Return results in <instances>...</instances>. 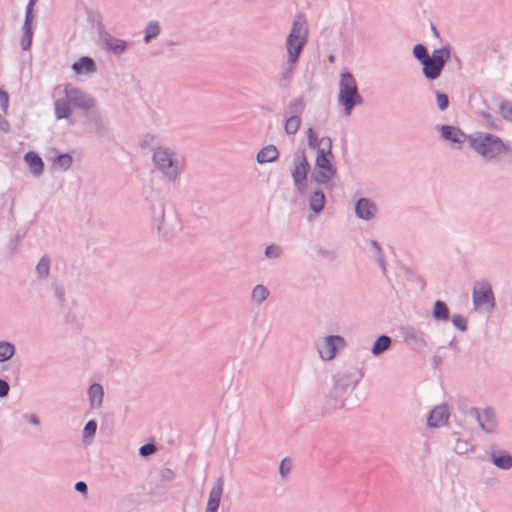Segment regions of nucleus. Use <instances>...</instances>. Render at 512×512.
I'll use <instances>...</instances> for the list:
<instances>
[{"mask_svg":"<svg viewBox=\"0 0 512 512\" xmlns=\"http://www.w3.org/2000/svg\"><path fill=\"white\" fill-rule=\"evenodd\" d=\"M403 335H404V339L406 341H411V342H413L415 344H418V345H424L425 344L423 333L418 331V330H416L413 327L405 328L404 332H403Z\"/></svg>","mask_w":512,"mask_h":512,"instance_id":"nucleus-29","label":"nucleus"},{"mask_svg":"<svg viewBox=\"0 0 512 512\" xmlns=\"http://www.w3.org/2000/svg\"><path fill=\"white\" fill-rule=\"evenodd\" d=\"M471 147L483 158L494 159L503 154L507 147L496 135L478 132L469 138Z\"/></svg>","mask_w":512,"mask_h":512,"instance_id":"nucleus-6","label":"nucleus"},{"mask_svg":"<svg viewBox=\"0 0 512 512\" xmlns=\"http://www.w3.org/2000/svg\"><path fill=\"white\" fill-rule=\"evenodd\" d=\"M142 456H148L155 452V446L153 444H146L140 447L139 450Z\"/></svg>","mask_w":512,"mask_h":512,"instance_id":"nucleus-47","label":"nucleus"},{"mask_svg":"<svg viewBox=\"0 0 512 512\" xmlns=\"http://www.w3.org/2000/svg\"><path fill=\"white\" fill-rule=\"evenodd\" d=\"M279 157V151L274 145H267L260 149L256 155L257 163L260 165L275 162Z\"/></svg>","mask_w":512,"mask_h":512,"instance_id":"nucleus-20","label":"nucleus"},{"mask_svg":"<svg viewBox=\"0 0 512 512\" xmlns=\"http://www.w3.org/2000/svg\"><path fill=\"white\" fill-rule=\"evenodd\" d=\"M29 422L35 426H38L40 424L39 418L35 414H31L29 416Z\"/></svg>","mask_w":512,"mask_h":512,"instance_id":"nucleus-52","label":"nucleus"},{"mask_svg":"<svg viewBox=\"0 0 512 512\" xmlns=\"http://www.w3.org/2000/svg\"><path fill=\"white\" fill-rule=\"evenodd\" d=\"M310 165L303 152L295 154L293 168L291 171L294 184L300 194H304L307 187V175Z\"/></svg>","mask_w":512,"mask_h":512,"instance_id":"nucleus-9","label":"nucleus"},{"mask_svg":"<svg viewBox=\"0 0 512 512\" xmlns=\"http://www.w3.org/2000/svg\"><path fill=\"white\" fill-rule=\"evenodd\" d=\"M432 317L436 321H446L449 318V310L446 304L440 300L434 303Z\"/></svg>","mask_w":512,"mask_h":512,"instance_id":"nucleus-26","label":"nucleus"},{"mask_svg":"<svg viewBox=\"0 0 512 512\" xmlns=\"http://www.w3.org/2000/svg\"><path fill=\"white\" fill-rule=\"evenodd\" d=\"M390 346H391V338L390 337H388L386 335L379 336L372 345L371 353L374 356H379L380 354H382L383 352L388 350L390 348Z\"/></svg>","mask_w":512,"mask_h":512,"instance_id":"nucleus-24","label":"nucleus"},{"mask_svg":"<svg viewBox=\"0 0 512 512\" xmlns=\"http://www.w3.org/2000/svg\"><path fill=\"white\" fill-rule=\"evenodd\" d=\"M322 146L315 155V161L311 172V179L317 185L327 188L334 186L333 181L337 175V167L332 153V140L330 137H322Z\"/></svg>","mask_w":512,"mask_h":512,"instance_id":"nucleus-2","label":"nucleus"},{"mask_svg":"<svg viewBox=\"0 0 512 512\" xmlns=\"http://www.w3.org/2000/svg\"><path fill=\"white\" fill-rule=\"evenodd\" d=\"M469 442L466 440L458 439L455 443L454 450L458 454H465L469 450Z\"/></svg>","mask_w":512,"mask_h":512,"instance_id":"nucleus-44","label":"nucleus"},{"mask_svg":"<svg viewBox=\"0 0 512 512\" xmlns=\"http://www.w3.org/2000/svg\"><path fill=\"white\" fill-rule=\"evenodd\" d=\"M470 414L485 433L492 434L496 431L497 419L495 413L491 409L479 410L473 408L471 409Z\"/></svg>","mask_w":512,"mask_h":512,"instance_id":"nucleus-12","label":"nucleus"},{"mask_svg":"<svg viewBox=\"0 0 512 512\" xmlns=\"http://www.w3.org/2000/svg\"><path fill=\"white\" fill-rule=\"evenodd\" d=\"M304 100L302 97H299L297 99H295L294 101H292L289 106H288V110L289 112L292 114H296V115H299L303 109H304Z\"/></svg>","mask_w":512,"mask_h":512,"instance_id":"nucleus-40","label":"nucleus"},{"mask_svg":"<svg viewBox=\"0 0 512 512\" xmlns=\"http://www.w3.org/2000/svg\"><path fill=\"white\" fill-rule=\"evenodd\" d=\"M36 0H30L29 1V4L27 6V10H26V17H25V22H24V25H23V36L21 38V47L23 50H28L31 46V43H32V27H31V24H32V21L34 19V16L32 14V8L35 4Z\"/></svg>","mask_w":512,"mask_h":512,"instance_id":"nucleus-16","label":"nucleus"},{"mask_svg":"<svg viewBox=\"0 0 512 512\" xmlns=\"http://www.w3.org/2000/svg\"><path fill=\"white\" fill-rule=\"evenodd\" d=\"M24 160L29 166L31 173L36 176H39L42 173L44 164L37 154L29 152L25 155Z\"/></svg>","mask_w":512,"mask_h":512,"instance_id":"nucleus-23","label":"nucleus"},{"mask_svg":"<svg viewBox=\"0 0 512 512\" xmlns=\"http://www.w3.org/2000/svg\"><path fill=\"white\" fill-rule=\"evenodd\" d=\"M472 303L475 310L489 313L495 307L491 284L486 280L475 282L472 291Z\"/></svg>","mask_w":512,"mask_h":512,"instance_id":"nucleus-7","label":"nucleus"},{"mask_svg":"<svg viewBox=\"0 0 512 512\" xmlns=\"http://www.w3.org/2000/svg\"><path fill=\"white\" fill-rule=\"evenodd\" d=\"M439 132L444 140L458 144L459 148L466 138L465 134L455 126L442 125L439 127Z\"/></svg>","mask_w":512,"mask_h":512,"instance_id":"nucleus-17","label":"nucleus"},{"mask_svg":"<svg viewBox=\"0 0 512 512\" xmlns=\"http://www.w3.org/2000/svg\"><path fill=\"white\" fill-rule=\"evenodd\" d=\"M144 41L150 42L153 38L157 37L160 33V27L157 21H150L144 30Z\"/></svg>","mask_w":512,"mask_h":512,"instance_id":"nucleus-33","label":"nucleus"},{"mask_svg":"<svg viewBox=\"0 0 512 512\" xmlns=\"http://www.w3.org/2000/svg\"><path fill=\"white\" fill-rule=\"evenodd\" d=\"M435 96H436L437 107L441 111L446 110L448 108V106H449L448 96L445 93L440 92V91H436Z\"/></svg>","mask_w":512,"mask_h":512,"instance_id":"nucleus-41","label":"nucleus"},{"mask_svg":"<svg viewBox=\"0 0 512 512\" xmlns=\"http://www.w3.org/2000/svg\"><path fill=\"white\" fill-rule=\"evenodd\" d=\"M153 170L167 183L178 181L181 172V161L178 153L167 146H157L152 152Z\"/></svg>","mask_w":512,"mask_h":512,"instance_id":"nucleus-3","label":"nucleus"},{"mask_svg":"<svg viewBox=\"0 0 512 512\" xmlns=\"http://www.w3.org/2000/svg\"><path fill=\"white\" fill-rule=\"evenodd\" d=\"M306 135H307V144H308L309 148H312V149L316 150V152H317L318 149H320V147L322 146V142H321L322 138L317 137V134L312 127H309L306 130Z\"/></svg>","mask_w":512,"mask_h":512,"instance_id":"nucleus-34","label":"nucleus"},{"mask_svg":"<svg viewBox=\"0 0 512 512\" xmlns=\"http://www.w3.org/2000/svg\"><path fill=\"white\" fill-rule=\"evenodd\" d=\"M348 390V386L341 382L337 381L333 384L330 390L327 392V398L332 400L341 399Z\"/></svg>","mask_w":512,"mask_h":512,"instance_id":"nucleus-28","label":"nucleus"},{"mask_svg":"<svg viewBox=\"0 0 512 512\" xmlns=\"http://www.w3.org/2000/svg\"><path fill=\"white\" fill-rule=\"evenodd\" d=\"M96 430H97L96 421H94V420L88 421L82 431L83 442L86 444H90L92 442V439L95 436Z\"/></svg>","mask_w":512,"mask_h":512,"instance_id":"nucleus-31","label":"nucleus"},{"mask_svg":"<svg viewBox=\"0 0 512 512\" xmlns=\"http://www.w3.org/2000/svg\"><path fill=\"white\" fill-rule=\"evenodd\" d=\"M269 294V290L264 285L257 284L251 291V299L255 304L260 305L267 300Z\"/></svg>","mask_w":512,"mask_h":512,"instance_id":"nucleus-25","label":"nucleus"},{"mask_svg":"<svg viewBox=\"0 0 512 512\" xmlns=\"http://www.w3.org/2000/svg\"><path fill=\"white\" fill-rule=\"evenodd\" d=\"M155 140H156L155 135L146 133L142 136V138L140 140V146L145 148V147L151 145L152 143H154Z\"/></svg>","mask_w":512,"mask_h":512,"instance_id":"nucleus-46","label":"nucleus"},{"mask_svg":"<svg viewBox=\"0 0 512 512\" xmlns=\"http://www.w3.org/2000/svg\"><path fill=\"white\" fill-rule=\"evenodd\" d=\"M72 164V157L69 154H62L53 161V166L60 170H67Z\"/></svg>","mask_w":512,"mask_h":512,"instance_id":"nucleus-35","label":"nucleus"},{"mask_svg":"<svg viewBox=\"0 0 512 512\" xmlns=\"http://www.w3.org/2000/svg\"><path fill=\"white\" fill-rule=\"evenodd\" d=\"M54 114L57 120L71 117L73 109L94 112L98 108L96 98L72 84L55 88Z\"/></svg>","mask_w":512,"mask_h":512,"instance_id":"nucleus-1","label":"nucleus"},{"mask_svg":"<svg viewBox=\"0 0 512 512\" xmlns=\"http://www.w3.org/2000/svg\"><path fill=\"white\" fill-rule=\"evenodd\" d=\"M499 110L503 118L512 121V103L504 101L499 105Z\"/></svg>","mask_w":512,"mask_h":512,"instance_id":"nucleus-42","label":"nucleus"},{"mask_svg":"<svg viewBox=\"0 0 512 512\" xmlns=\"http://www.w3.org/2000/svg\"><path fill=\"white\" fill-rule=\"evenodd\" d=\"M50 270V261L48 258H41L36 266V273L39 277H45Z\"/></svg>","mask_w":512,"mask_h":512,"instance_id":"nucleus-38","label":"nucleus"},{"mask_svg":"<svg viewBox=\"0 0 512 512\" xmlns=\"http://www.w3.org/2000/svg\"><path fill=\"white\" fill-rule=\"evenodd\" d=\"M72 70L77 75L90 76L96 72V65L92 58L84 56L72 65Z\"/></svg>","mask_w":512,"mask_h":512,"instance_id":"nucleus-19","label":"nucleus"},{"mask_svg":"<svg viewBox=\"0 0 512 512\" xmlns=\"http://www.w3.org/2000/svg\"><path fill=\"white\" fill-rule=\"evenodd\" d=\"M378 207L375 202L368 198H360L355 205V214L362 220H371L376 217Z\"/></svg>","mask_w":512,"mask_h":512,"instance_id":"nucleus-15","label":"nucleus"},{"mask_svg":"<svg viewBox=\"0 0 512 512\" xmlns=\"http://www.w3.org/2000/svg\"><path fill=\"white\" fill-rule=\"evenodd\" d=\"M8 105H9L8 94L5 91L0 90V108L3 111V113H7Z\"/></svg>","mask_w":512,"mask_h":512,"instance_id":"nucleus-45","label":"nucleus"},{"mask_svg":"<svg viewBox=\"0 0 512 512\" xmlns=\"http://www.w3.org/2000/svg\"><path fill=\"white\" fill-rule=\"evenodd\" d=\"M338 102L343 106L346 116H350L353 108L363 102L356 79L349 72L340 74Z\"/></svg>","mask_w":512,"mask_h":512,"instance_id":"nucleus-5","label":"nucleus"},{"mask_svg":"<svg viewBox=\"0 0 512 512\" xmlns=\"http://www.w3.org/2000/svg\"><path fill=\"white\" fill-rule=\"evenodd\" d=\"M483 120V123L491 129H498L500 127L499 121L489 112L482 111L479 114Z\"/></svg>","mask_w":512,"mask_h":512,"instance_id":"nucleus-36","label":"nucleus"},{"mask_svg":"<svg viewBox=\"0 0 512 512\" xmlns=\"http://www.w3.org/2000/svg\"><path fill=\"white\" fill-rule=\"evenodd\" d=\"M450 57L451 53L448 47L434 50L427 61L424 62L422 68L424 76L429 80L437 79Z\"/></svg>","mask_w":512,"mask_h":512,"instance_id":"nucleus-8","label":"nucleus"},{"mask_svg":"<svg viewBox=\"0 0 512 512\" xmlns=\"http://www.w3.org/2000/svg\"><path fill=\"white\" fill-rule=\"evenodd\" d=\"M453 325L460 331H466V320L460 314H454L451 318Z\"/></svg>","mask_w":512,"mask_h":512,"instance_id":"nucleus-43","label":"nucleus"},{"mask_svg":"<svg viewBox=\"0 0 512 512\" xmlns=\"http://www.w3.org/2000/svg\"><path fill=\"white\" fill-rule=\"evenodd\" d=\"M291 465L286 460H282L279 466L280 474L284 477L290 472Z\"/></svg>","mask_w":512,"mask_h":512,"instance_id":"nucleus-48","label":"nucleus"},{"mask_svg":"<svg viewBox=\"0 0 512 512\" xmlns=\"http://www.w3.org/2000/svg\"><path fill=\"white\" fill-rule=\"evenodd\" d=\"M489 461L498 469L508 471L512 468V454L496 445H491L487 451Z\"/></svg>","mask_w":512,"mask_h":512,"instance_id":"nucleus-11","label":"nucleus"},{"mask_svg":"<svg viewBox=\"0 0 512 512\" xmlns=\"http://www.w3.org/2000/svg\"><path fill=\"white\" fill-rule=\"evenodd\" d=\"M8 392H9V384L0 379V397L3 398V397H6L8 395Z\"/></svg>","mask_w":512,"mask_h":512,"instance_id":"nucleus-49","label":"nucleus"},{"mask_svg":"<svg viewBox=\"0 0 512 512\" xmlns=\"http://www.w3.org/2000/svg\"><path fill=\"white\" fill-rule=\"evenodd\" d=\"M450 417L448 405L441 404L436 406L429 414L427 424L431 428H440L447 424Z\"/></svg>","mask_w":512,"mask_h":512,"instance_id":"nucleus-13","label":"nucleus"},{"mask_svg":"<svg viewBox=\"0 0 512 512\" xmlns=\"http://www.w3.org/2000/svg\"><path fill=\"white\" fill-rule=\"evenodd\" d=\"M264 253L268 259H278L282 255L283 250L279 245L271 244L265 248Z\"/></svg>","mask_w":512,"mask_h":512,"instance_id":"nucleus-39","label":"nucleus"},{"mask_svg":"<svg viewBox=\"0 0 512 512\" xmlns=\"http://www.w3.org/2000/svg\"><path fill=\"white\" fill-rule=\"evenodd\" d=\"M346 342L341 336L330 335L324 337L317 344V351L320 358L324 361H331L335 358L337 350L344 348Z\"/></svg>","mask_w":512,"mask_h":512,"instance_id":"nucleus-10","label":"nucleus"},{"mask_svg":"<svg viewBox=\"0 0 512 512\" xmlns=\"http://www.w3.org/2000/svg\"><path fill=\"white\" fill-rule=\"evenodd\" d=\"M301 125V118L299 115L292 114L288 116L284 123V129L286 134L288 135H294L299 130V127Z\"/></svg>","mask_w":512,"mask_h":512,"instance_id":"nucleus-27","label":"nucleus"},{"mask_svg":"<svg viewBox=\"0 0 512 512\" xmlns=\"http://www.w3.org/2000/svg\"><path fill=\"white\" fill-rule=\"evenodd\" d=\"M369 245H370V248H371L372 256L375 258L376 262L381 267L382 272L385 273L386 272V265H385L384 257L382 255L381 246L375 240H371L369 242Z\"/></svg>","mask_w":512,"mask_h":512,"instance_id":"nucleus-30","label":"nucleus"},{"mask_svg":"<svg viewBox=\"0 0 512 512\" xmlns=\"http://www.w3.org/2000/svg\"><path fill=\"white\" fill-rule=\"evenodd\" d=\"M308 41V25L305 18L297 15L292 23L285 41L287 53V73L291 74L299 60L300 54Z\"/></svg>","mask_w":512,"mask_h":512,"instance_id":"nucleus-4","label":"nucleus"},{"mask_svg":"<svg viewBox=\"0 0 512 512\" xmlns=\"http://www.w3.org/2000/svg\"><path fill=\"white\" fill-rule=\"evenodd\" d=\"M413 54H414L415 58H417L421 62L422 66L424 65V62H426L430 56L428 54L425 46H423L422 44H417L414 46Z\"/></svg>","mask_w":512,"mask_h":512,"instance_id":"nucleus-37","label":"nucleus"},{"mask_svg":"<svg viewBox=\"0 0 512 512\" xmlns=\"http://www.w3.org/2000/svg\"><path fill=\"white\" fill-rule=\"evenodd\" d=\"M89 406L93 410H98L103 405L104 390L101 384L92 383L87 390Z\"/></svg>","mask_w":512,"mask_h":512,"instance_id":"nucleus-18","label":"nucleus"},{"mask_svg":"<svg viewBox=\"0 0 512 512\" xmlns=\"http://www.w3.org/2000/svg\"><path fill=\"white\" fill-rule=\"evenodd\" d=\"M15 354V346L6 341L0 342V362H5Z\"/></svg>","mask_w":512,"mask_h":512,"instance_id":"nucleus-32","label":"nucleus"},{"mask_svg":"<svg viewBox=\"0 0 512 512\" xmlns=\"http://www.w3.org/2000/svg\"><path fill=\"white\" fill-rule=\"evenodd\" d=\"M9 130L8 121L0 115V132H7Z\"/></svg>","mask_w":512,"mask_h":512,"instance_id":"nucleus-51","label":"nucleus"},{"mask_svg":"<svg viewBox=\"0 0 512 512\" xmlns=\"http://www.w3.org/2000/svg\"><path fill=\"white\" fill-rule=\"evenodd\" d=\"M75 489L76 491L86 495L87 493V485L85 482L83 481H78L76 484H75Z\"/></svg>","mask_w":512,"mask_h":512,"instance_id":"nucleus-50","label":"nucleus"},{"mask_svg":"<svg viewBox=\"0 0 512 512\" xmlns=\"http://www.w3.org/2000/svg\"><path fill=\"white\" fill-rule=\"evenodd\" d=\"M326 203L325 194L320 190H315L309 198V208L319 214L323 211Z\"/></svg>","mask_w":512,"mask_h":512,"instance_id":"nucleus-22","label":"nucleus"},{"mask_svg":"<svg viewBox=\"0 0 512 512\" xmlns=\"http://www.w3.org/2000/svg\"><path fill=\"white\" fill-rule=\"evenodd\" d=\"M105 48L115 54H121L126 50L127 43L122 39L115 38L109 34L103 36Z\"/></svg>","mask_w":512,"mask_h":512,"instance_id":"nucleus-21","label":"nucleus"},{"mask_svg":"<svg viewBox=\"0 0 512 512\" xmlns=\"http://www.w3.org/2000/svg\"><path fill=\"white\" fill-rule=\"evenodd\" d=\"M224 485L221 478L213 484L209 491L208 500L204 512H218L223 497Z\"/></svg>","mask_w":512,"mask_h":512,"instance_id":"nucleus-14","label":"nucleus"}]
</instances>
